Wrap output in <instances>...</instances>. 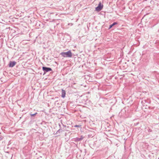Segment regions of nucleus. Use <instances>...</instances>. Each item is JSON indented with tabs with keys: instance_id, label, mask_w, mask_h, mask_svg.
I'll list each match as a JSON object with an SVG mask.
<instances>
[{
	"instance_id": "f8f14e48",
	"label": "nucleus",
	"mask_w": 159,
	"mask_h": 159,
	"mask_svg": "<svg viewBox=\"0 0 159 159\" xmlns=\"http://www.w3.org/2000/svg\"><path fill=\"white\" fill-rule=\"evenodd\" d=\"M149 131H151V130H150V129H149Z\"/></svg>"
},
{
	"instance_id": "1a4fd4ad",
	"label": "nucleus",
	"mask_w": 159,
	"mask_h": 159,
	"mask_svg": "<svg viewBox=\"0 0 159 159\" xmlns=\"http://www.w3.org/2000/svg\"><path fill=\"white\" fill-rule=\"evenodd\" d=\"M80 125H75V127H80Z\"/></svg>"
},
{
	"instance_id": "f257e3e1",
	"label": "nucleus",
	"mask_w": 159,
	"mask_h": 159,
	"mask_svg": "<svg viewBox=\"0 0 159 159\" xmlns=\"http://www.w3.org/2000/svg\"><path fill=\"white\" fill-rule=\"evenodd\" d=\"M60 54L64 57H70L72 56V53L70 50L67 52H62Z\"/></svg>"
},
{
	"instance_id": "4468645a",
	"label": "nucleus",
	"mask_w": 159,
	"mask_h": 159,
	"mask_svg": "<svg viewBox=\"0 0 159 159\" xmlns=\"http://www.w3.org/2000/svg\"><path fill=\"white\" fill-rule=\"evenodd\" d=\"M149 131H151V130H150V129H149Z\"/></svg>"
},
{
	"instance_id": "9d476101",
	"label": "nucleus",
	"mask_w": 159,
	"mask_h": 159,
	"mask_svg": "<svg viewBox=\"0 0 159 159\" xmlns=\"http://www.w3.org/2000/svg\"><path fill=\"white\" fill-rule=\"evenodd\" d=\"M61 130V129H59L57 131V132H60V131Z\"/></svg>"
},
{
	"instance_id": "7ed1b4c3",
	"label": "nucleus",
	"mask_w": 159,
	"mask_h": 159,
	"mask_svg": "<svg viewBox=\"0 0 159 159\" xmlns=\"http://www.w3.org/2000/svg\"><path fill=\"white\" fill-rule=\"evenodd\" d=\"M84 138V137L83 136L81 135L80 136V138H74L72 139V141H74L75 142H78L83 140Z\"/></svg>"
},
{
	"instance_id": "39448f33",
	"label": "nucleus",
	"mask_w": 159,
	"mask_h": 159,
	"mask_svg": "<svg viewBox=\"0 0 159 159\" xmlns=\"http://www.w3.org/2000/svg\"><path fill=\"white\" fill-rule=\"evenodd\" d=\"M16 62L15 61H10V62L9 66L10 67H13L16 64Z\"/></svg>"
},
{
	"instance_id": "0eeeda50",
	"label": "nucleus",
	"mask_w": 159,
	"mask_h": 159,
	"mask_svg": "<svg viewBox=\"0 0 159 159\" xmlns=\"http://www.w3.org/2000/svg\"><path fill=\"white\" fill-rule=\"evenodd\" d=\"M117 23L116 22H114L111 25H110L109 29H111L112 28L114 25H116Z\"/></svg>"
},
{
	"instance_id": "ddd939ff",
	"label": "nucleus",
	"mask_w": 159,
	"mask_h": 159,
	"mask_svg": "<svg viewBox=\"0 0 159 159\" xmlns=\"http://www.w3.org/2000/svg\"><path fill=\"white\" fill-rule=\"evenodd\" d=\"M149 131H151V130H150V129H149Z\"/></svg>"
},
{
	"instance_id": "f03ea898",
	"label": "nucleus",
	"mask_w": 159,
	"mask_h": 159,
	"mask_svg": "<svg viewBox=\"0 0 159 159\" xmlns=\"http://www.w3.org/2000/svg\"><path fill=\"white\" fill-rule=\"evenodd\" d=\"M103 6L102 5L100 2L98 7L96 8V10L97 11H101L103 8Z\"/></svg>"
},
{
	"instance_id": "20e7f679",
	"label": "nucleus",
	"mask_w": 159,
	"mask_h": 159,
	"mask_svg": "<svg viewBox=\"0 0 159 159\" xmlns=\"http://www.w3.org/2000/svg\"><path fill=\"white\" fill-rule=\"evenodd\" d=\"M42 69L44 72H48L52 71V69L50 68L46 67H43Z\"/></svg>"
},
{
	"instance_id": "423d86ee",
	"label": "nucleus",
	"mask_w": 159,
	"mask_h": 159,
	"mask_svg": "<svg viewBox=\"0 0 159 159\" xmlns=\"http://www.w3.org/2000/svg\"><path fill=\"white\" fill-rule=\"evenodd\" d=\"M66 95V92L63 89H62V93H61V96L63 98H64L65 97Z\"/></svg>"
},
{
	"instance_id": "6e6552de",
	"label": "nucleus",
	"mask_w": 159,
	"mask_h": 159,
	"mask_svg": "<svg viewBox=\"0 0 159 159\" xmlns=\"http://www.w3.org/2000/svg\"><path fill=\"white\" fill-rule=\"evenodd\" d=\"M36 114H37V113L36 112V113L34 114H30V115L31 116H33L35 115Z\"/></svg>"
},
{
	"instance_id": "9b49d317",
	"label": "nucleus",
	"mask_w": 159,
	"mask_h": 159,
	"mask_svg": "<svg viewBox=\"0 0 159 159\" xmlns=\"http://www.w3.org/2000/svg\"><path fill=\"white\" fill-rule=\"evenodd\" d=\"M2 139V138H0V140Z\"/></svg>"
}]
</instances>
